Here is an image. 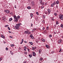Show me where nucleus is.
I'll list each match as a JSON object with an SVG mask.
<instances>
[{
    "instance_id": "1",
    "label": "nucleus",
    "mask_w": 63,
    "mask_h": 63,
    "mask_svg": "<svg viewBox=\"0 0 63 63\" xmlns=\"http://www.w3.org/2000/svg\"><path fill=\"white\" fill-rule=\"evenodd\" d=\"M14 21L15 22H17V21L18 20V19L16 17V15H14Z\"/></svg>"
},
{
    "instance_id": "2",
    "label": "nucleus",
    "mask_w": 63,
    "mask_h": 63,
    "mask_svg": "<svg viewBox=\"0 0 63 63\" xmlns=\"http://www.w3.org/2000/svg\"><path fill=\"white\" fill-rule=\"evenodd\" d=\"M20 26V25H18V24H17L16 25V26L15 27V29H18L19 28V27Z\"/></svg>"
},
{
    "instance_id": "3",
    "label": "nucleus",
    "mask_w": 63,
    "mask_h": 63,
    "mask_svg": "<svg viewBox=\"0 0 63 63\" xmlns=\"http://www.w3.org/2000/svg\"><path fill=\"white\" fill-rule=\"evenodd\" d=\"M59 18L62 20L63 19V15H59Z\"/></svg>"
},
{
    "instance_id": "4",
    "label": "nucleus",
    "mask_w": 63,
    "mask_h": 63,
    "mask_svg": "<svg viewBox=\"0 0 63 63\" xmlns=\"http://www.w3.org/2000/svg\"><path fill=\"white\" fill-rule=\"evenodd\" d=\"M4 12H6V13L7 14H8L10 13V11L9 10H5L4 11Z\"/></svg>"
},
{
    "instance_id": "5",
    "label": "nucleus",
    "mask_w": 63,
    "mask_h": 63,
    "mask_svg": "<svg viewBox=\"0 0 63 63\" xmlns=\"http://www.w3.org/2000/svg\"><path fill=\"white\" fill-rule=\"evenodd\" d=\"M48 11V15H49V13H50V9H48L47 10Z\"/></svg>"
},
{
    "instance_id": "6",
    "label": "nucleus",
    "mask_w": 63,
    "mask_h": 63,
    "mask_svg": "<svg viewBox=\"0 0 63 63\" xmlns=\"http://www.w3.org/2000/svg\"><path fill=\"white\" fill-rule=\"evenodd\" d=\"M32 55L33 56L36 55V53H35L34 52H32Z\"/></svg>"
},
{
    "instance_id": "7",
    "label": "nucleus",
    "mask_w": 63,
    "mask_h": 63,
    "mask_svg": "<svg viewBox=\"0 0 63 63\" xmlns=\"http://www.w3.org/2000/svg\"><path fill=\"white\" fill-rule=\"evenodd\" d=\"M59 1L58 0L57 1L56 3V4L57 5H58V4H59Z\"/></svg>"
},
{
    "instance_id": "8",
    "label": "nucleus",
    "mask_w": 63,
    "mask_h": 63,
    "mask_svg": "<svg viewBox=\"0 0 63 63\" xmlns=\"http://www.w3.org/2000/svg\"><path fill=\"white\" fill-rule=\"evenodd\" d=\"M30 37H31V38L32 39H34V37H33V36H32V34H31L30 35Z\"/></svg>"
},
{
    "instance_id": "9",
    "label": "nucleus",
    "mask_w": 63,
    "mask_h": 63,
    "mask_svg": "<svg viewBox=\"0 0 63 63\" xmlns=\"http://www.w3.org/2000/svg\"><path fill=\"white\" fill-rule=\"evenodd\" d=\"M32 6H35V3H34V1H32Z\"/></svg>"
},
{
    "instance_id": "10",
    "label": "nucleus",
    "mask_w": 63,
    "mask_h": 63,
    "mask_svg": "<svg viewBox=\"0 0 63 63\" xmlns=\"http://www.w3.org/2000/svg\"><path fill=\"white\" fill-rule=\"evenodd\" d=\"M61 42H62V41L61 40H59L58 41V43H60V44H61Z\"/></svg>"
},
{
    "instance_id": "11",
    "label": "nucleus",
    "mask_w": 63,
    "mask_h": 63,
    "mask_svg": "<svg viewBox=\"0 0 63 63\" xmlns=\"http://www.w3.org/2000/svg\"><path fill=\"white\" fill-rule=\"evenodd\" d=\"M1 37H2V38H3V39H5V37H4V35H1Z\"/></svg>"
},
{
    "instance_id": "12",
    "label": "nucleus",
    "mask_w": 63,
    "mask_h": 63,
    "mask_svg": "<svg viewBox=\"0 0 63 63\" xmlns=\"http://www.w3.org/2000/svg\"><path fill=\"white\" fill-rule=\"evenodd\" d=\"M29 31H25L24 33L25 34H27L28 33V32Z\"/></svg>"
},
{
    "instance_id": "13",
    "label": "nucleus",
    "mask_w": 63,
    "mask_h": 63,
    "mask_svg": "<svg viewBox=\"0 0 63 63\" xmlns=\"http://www.w3.org/2000/svg\"><path fill=\"white\" fill-rule=\"evenodd\" d=\"M46 47L47 48H49V46L48 45H46Z\"/></svg>"
},
{
    "instance_id": "14",
    "label": "nucleus",
    "mask_w": 63,
    "mask_h": 63,
    "mask_svg": "<svg viewBox=\"0 0 63 63\" xmlns=\"http://www.w3.org/2000/svg\"><path fill=\"white\" fill-rule=\"evenodd\" d=\"M2 20H3V21H4L6 20V18H5L2 19Z\"/></svg>"
},
{
    "instance_id": "15",
    "label": "nucleus",
    "mask_w": 63,
    "mask_h": 63,
    "mask_svg": "<svg viewBox=\"0 0 63 63\" xmlns=\"http://www.w3.org/2000/svg\"><path fill=\"white\" fill-rule=\"evenodd\" d=\"M42 41L43 42H45V39H44L43 38L42 39Z\"/></svg>"
},
{
    "instance_id": "16",
    "label": "nucleus",
    "mask_w": 63,
    "mask_h": 63,
    "mask_svg": "<svg viewBox=\"0 0 63 63\" xmlns=\"http://www.w3.org/2000/svg\"><path fill=\"white\" fill-rule=\"evenodd\" d=\"M39 53H41V51H42V50L41 49H40L39 51Z\"/></svg>"
},
{
    "instance_id": "17",
    "label": "nucleus",
    "mask_w": 63,
    "mask_h": 63,
    "mask_svg": "<svg viewBox=\"0 0 63 63\" xmlns=\"http://www.w3.org/2000/svg\"><path fill=\"white\" fill-rule=\"evenodd\" d=\"M12 20H13V19L12 18H10L9 19V21H12Z\"/></svg>"
},
{
    "instance_id": "18",
    "label": "nucleus",
    "mask_w": 63,
    "mask_h": 63,
    "mask_svg": "<svg viewBox=\"0 0 63 63\" xmlns=\"http://www.w3.org/2000/svg\"><path fill=\"white\" fill-rule=\"evenodd\" d=\"M36 47H32V50H35V49H36Z\"/></svg>"
},
{
    "instance_id": "19",
    "label": "nucleus",
    "mask_w": 63,
    "mask_h": 63,
    "mask_svg": "<svg viewBox=\"0 0 63 63\" xmlns=\"http://www.w3.org/2000/svg\"><path fill=\"white\" fill-rule=\"evenodd\" d=\"M29 43L31 45H33V43H32V42H30Z\"/></svg>"
},
{
    "instance_id": "20",
    "label": "nucleus",
    "mask_w": 63,
    "mask_h": 63,
    "mask_svg": "<svg viewBox=\"0 0 63 63\" xmlns=\"http://www.w3.org/2000/svg\"><path fill=\"white\" fill-rule=\"evenodd\" d=\"M11 47H14V44H11Z\"/></svg>"
},
{
    "instance_id": "21",
    "label": "nucleus",
    "mask_w": 63,
    "mask_h": 63,
    "mask_svg": "<svg viewBox=\"0 0 63 63\" xmlns=\"http://www.w3.org/2000/svg\"><path fill=\"white\" fill-rule=\"evenodd\" d=\"M40 4H42V0H40Z\"/></svg>"
},
{
    "instance_id": "22",
    "label": "nucleus",
    "mask_w": 63,
    "mask_h": 63,
    "mask_svg": "<svg viewBox=\"0 0 63 63\" xmlns=\"http://www.w3.org/2000/svg\"><path fill=\"white\" fill-rule=\"evenodd\" d=\"M31 17H33V14H32V13H31Z\"/></svg>"
},
{
    "instance_id": "23",
    "label": "nucleus",
    "mask_w": 63,
    "mask_h": 63,
    "mask_svg": "<svg viewBox=\"0 0 63 63\" xmlns=\"http://www.w3.org/2000/svg\"><path fill=\"white\" fill-rule=\"evenodd\" d=\"M61 27H62V28H63V24H61Z\"/></svg>"
},
{
    "instance_id": "24",
    "label": "nucleus",
    "mask_w": 63,
    "mask_h": 63,
    "mask_svg": "<svg viewBox=\"0 0 63 63\" xmlns=\"http://www.w3.org/2000/svg\"><path fill=\"white\" fill-rule=\"evenodd\" d=\"M17 18H18V19L20 18V16H17Z\"/></svg>"
},
{
    "instance_id": "25",
    "label": "nucleus",
    "mask_w": 63,
    "mask_h": 63,
    "mask_svg": "<svg viewBox=\"0 0 63 63\" xmlns=\"http://www.w3.org/2000/svg\"><path fill=\"white\" fill-rule=\"evenodd\" d=\"M27 8L28 9H30L31 8V7H30V6H29Z\"/></svg>"
},
{
    "instance_id": "26",
    "label": "nucleus",
    "mask_w": 63,
    "mask_h": 63,
    "mask_svg": "<svg viewBox=\"0 0 63 63\" xmlns=\"http://www.w3.org/2000/svg\"><path fill=\"white\" fill-rule=\"evenodd\" d=\"M54 15L55 16H57V14L56 13H54Z\"/></svg>"
},
{
    "instance_id": "27",
    "label": "nucleus",
    "mask_w": 63,
    "mask_h": 63,
    "mask_svg": "<svg viewBox=\"0 0 63 63\" xmlns=\"http://www.w3.org/2000/svg\"><path fill=\"white\" fill-rule=\"evenodd\" d=\"M53 5H55V1H54L53 3Z\"/></svg>"
},
{
    "instance_id": "28",
    "label": "nucleus",
    "mask_w": 63,
    "mask_h": 63,
    "mask_svg": "<svg viewBox=\"0 0 63 63\" xmlns=\"http://www.w3.org/2000/svg\"><path fill=\"white\" fill-rule=\"evenodd\" d=\"M54 5H53V3H52V4H51V7H53V6H54Z\"/></svg>"
},
{
    "instance_id": "29",
    "label": "nucleus",
    "mask_w": 63,
    "mask_h": 63,
    "mask_svg": "<svg viewBox=\"0 0 63 63\" xmlns=\"http://www.w3.org/2000/svg\"><path fill=\"white\" fill-rule=\"evenodd\" d=\"M36 14H37V15H39V13H38V12H36Z\"/></svg>"
},
{
    "instance_id": "30",
    "label": "nucleus",
    "mask_w": 63,
    "mask_h": 63,
    "mask_svg": "<svg viewBox=\"0 0 63 63\" xmlns=\"http://www.w3.org/2000/svg\"><path fill=\"white\" fill-rule=\"evenodd\" d=\"M29 56L30 57H32V55H29Z\"/></svg>"
},
{
    "instance_id": "31",
    "label": "nucleus",
    "mask_w": 63,
    "mask_h": 63,
    "mask_svg": "<svg viewBox=\"0 0 63 63\" xmlns=\"http://www.w3.org/2000/svg\"><path fill=\"white\" fill-rule=\"evenodd\" d=\"M8 30H10V28L9 27H8Z\"/></svg>"
},
{
    "instance_id": "32",
    "label": "nucleus",
    "mask_w": 63,
    "mask_h": 63,
    "mask_svg": "<svg viewBox=\"0 0 63 63\" xmlns=\"http://www.w3.org/2000/svg\"><path fill=\"white\" fill-rule=\"evenodd\" d=\"M44 12L45 14H47V11H45Z\"/></svg>"
},
{
    "instance_id": "33",
    "label": "nucleus",
    "mask_w": 63,
    "mask_h": 63,
    "mask_svg": "<svg viewBox=\"0 0 63 63\" xmlns=\"http://www.w3.org/2000/svg\"><path fill=\"white\" fill-rule=\"evenodd\" d=\"M36 30V28H34L33 29V31H35V30Z\"/></svg>"
},
{
    "instance_id": "34",
    "label": "nucleus",
    "mask_w": 63,
    "mask_h": 63,
    "mask_svg": "<svg viewBox=\"0 0 63 63\" xmlns=\"http://www.w3.org/2000/svg\"><path fill=\"white\" fill-rule=\"evenodd\" d=\"M61 50H62V49H61V48L60 49V51H59V52H60L61 51Z\"/></svg>"
},
{
    "instance_id": "35",
    "label": "nucleus",
    "mask_w": 63,
    "mask_h": 63,
    "mask_svg": "<svg viewBox=\"0 0 63 63\" xmlns=\"http://www.w3.org/2000/svg\"><path fill=\"white\" fill-rule=\"evenodd\" d=\"M10 52L11 53V54H12V55L13 54V53L12 52V51H10Z\"/></svg>"
},
{
    "instance_id": "36",
    "label": "nucleus",
    "mask_w": 63,
    "mask_h": 63,
    "mask_svg": "<svg viewBox=\"0 0 63 63\" xmlns=\"http://www.w3.org/2000/svg\"><path fill=\"white\" fill-rule=\"evenodd\" d=\"M24 48H25V49H27V47L25 46L24 47Z\"/></svg>"
},
{
    "instance_id": "37",
    "label": "nucleus",
    "mask_w": 63,
    "mask_h": 63,
    "mask_svg": "<svg viewBox=\"0 0 63 63\" xmlns=\"http://www.w3.org/2000/svg\"><path fill=\"white\" fill-rule=\"evenodd\" d=\"M27 50L28 51H29V49L28 48H27Z\"/></svg>"
},
{
    "instance_id": "38",
    "label": "nucleus",
    "mask_w": 63,
    "mask_h": 63,
    "mask_svg": "<svg viewBox=\"0 0 63 63\" xmlns=\"http://www.w3.org/2000/svg\"><path fill=\"white\" fill-rule=\"evenodd\" d=\"M42 5H44V2H42Z\"/></svg>"
},
{
    "instance_id": "39",
    "label": "nucleus",
    "mask_w": 63,
    "mask_h": 63,
    "mask_svg": "<svg viewBox=\"0 0 63 63\" xmlns=\"http://www.w3.org/2000/svg\"><path fill=\"white\" fill-rule=\"evenodd\" d=\"M14 7L15 8H16V5H15L14 6Z\"/></svg>"
},
{
    "instance_id": "40",
    "label": "nucleus",
    "mask_w": 63,
    "mask_h": 63,
    "mask_svg": "<svg viewBox=\"0 0 63 63\" xmlns=\"http://www.w3.org/2000/svg\"><path fill=\"white\" fill-rule=\"evenodd\" d=\"M42 22L44 23H45V20H43V21H42Z\"/></svg>"
},
{
    "instance_id": "41",
    "label": "nucleus",
    "mask_w": 63,
    "mask_h": 63,
    "mask_svg": "<svg viewBox=\"0 0 63 63\" xmlns=\"http://www.w3.org/2000/svg\"><path fill=\"white\" fill-rule=\"evenodd\" d=\"M51 36H52L51 35H50H50H49V37H51Z\"/></svg>"
},
{
    "instance_id": "42",
    "label": "nucleus",
    "mask_w": 63,
    "mask_h": 63,
    "mask_svg": "<svg viewBox=\"0 0 63 63\" xmlns=\"http://www.w3.org/2000/svg\"><path fill=\"white\" fill-rule=\"evenodd\" d=\"M43 59H42V58H40V61H41V60H42Z\"/></svg>"
},
{
    "instance_id": "43",
    "label": "nucleus",
    "mask_w": 63,
    "mask_h": 63,
    "mask_svg": "<svg viewBox=\"0 0 63 63\" xmlns=\"http://www.w3.org/2000/svg\"><path fill=\"white\" fill-rule=\"evenodd\" d=\"M56 24H58V23L57 22L56 23Z\"/></svg>"
},
{
    "instance_id": "44",
    "label": "nucleus",
    "mask_w": 63,
    "mask_h": 63,
    "mask_svg": "<svg viewBox=\"0 0 63 63\" xmlns=\"http://www.w3.org/2000/svg\"><path fill=\"white\" fill-rule=\"evenodd\" d=\"M7 26H8V25H5V27H7Z\"/></svg>"
},
{
    "instance_id": "45",
    "label": "nucleus",
    "mask_w": 63,
    "mask_h": 63,
    "mask_svg": "<svg viewBox=\"0 0 63 63\" xmlns=\"http://www.w3.org/2000/svg\"><path fill=\"white\" fill-rule=\"evenodd\" d=\"M45 27H44L43 28V30H45Z\"/></svg>"
},
{
    "instance_id": "46",
    "label": "nucleus",
    "mask_w": 63,
    "mask_h": 63,
    "mask_svg": "<svg viewBox=\"0 0 63 63\" xmlns=\"http://www.w3.org/2000/svg\"><path fill=\"white\" fill-rule=\"evenodd\" d=\"M9 37H10V38H12L13 37L12 36H10Z\"/></svg>"
},
{
    "instance_id": "47",
    "label": "nucleus",
    "mask_w": 63,
    "mask_h": 63,
    "mask_svg": "<svg viewBox=\"0 0 63 63\" xmlns=\"http://www.w3.org/2000/svg\"><path fill=\"white\" fill-rule=\"evenodd\" d=\"M23 41H24L23 39H22V42H23Z\"/></svg>"
},
{
    "instance_id": "48",
    "label": "nucleus",
    "mask_w": 63,
    "mask_h": 63,
    "mask_svg": "<svg viewBox=\"0 0 63 63\" xmlns=\"http://www.w3.org/2000/svg\"><path fill=\"white\" fill-rule=\"evenodd\" d=\"M31 34V32H29L28 33V34Z\"/></svg>"
},
{
    "instance_id": "49",
    "label": "nucleus",
    "mask_w": 63,
    "mask_h": 63,
    "mask_svg": "<svg viewBox=\"0 0 63 63\" xmlns=\"http://www.w3.org/2000/svg\"><path fill=\"white\" fill-rule=\"evenodd\" d=\"M52 19L53 21L54 20V19H53V18H52Z\"/></svg>"
},
{
    "instance_id": "50",
    "label": "nucleus",
    "mask_w": 63,
    "mask_h": 63,
    "mask_svg": "<svg viewBox=\"0 0 63 63\" xmlns=\"http://www.w3.org/2000/svg\"><path fill=\"white\" fill-rule=\"evenodd\" d=\"M8 48L6 47V50H8Z\"/></svg>"
},
{
    "instance_id": "51",
    "label": "nucleus",
    "mask_w": 63,
    "mask_h": 63,
    "mask_svg": "<svg viewBox=\"0 0 63 63\" xmlns=\"http://www.w3.org/2000/svg\"><path fill=\"white\" fill-rule=\"evenodd\" d=\"M47 30H48V27H47Z\"/></svg>"
},
{
    "instance_id": "52",
    "label": "nucleus",
    "mask_w": 63,
    "mask_h": 63,
    "mask_svg": "<svg viewBox=\"0 0 63 63\" xmlns=\"http://www.w3.org/2000/svg\"><path fill=\"white\" fill-rule=\"evenodd\" d=\"M23 42H21L20 43V44H22V43H23Z\"/></svg>"
},
{
    "instance_id": "53",
    "label": "nucleus",
    "mask_w": 63,
    "mask_h": 63,
    "mask_svg": "<svg viewBox=\"0 0 63 63\" xmlns=\"http://www.w3.org/2000/svg\"><path fill=\"white\" fill-rule=\"evenodd\" d=\"M26 53H27L26 52H25L24 53V54H26Z\"/></svg>"
},
{
    "instance_id": "54",
    "label": "nucleus",
    "mask_w": 63,
    "mask_h": 63,
    "mask_svg": "<svg viewBox=\"0 0 63 63\" xmlns=\"http://www.w3.org/2000/svg\"><path fill=\"white\" fill-rule=\"evenodd\" d=\"M41 9H43L44 8V7L43 6H42L41 7Z\"/></svg>"
},
{
    "instance_id": "55",
    "label": "nucleus",
    "mask_w": 63,
    "mask_h": 63,
    "mask_svg": "<svg viewBox=\"0 0 63 63\" xmlns=\"http://www.w3.org/2000/svg\"><path fill=\"white\" fill-rule=\"evenodd\" d=\"M54 34H56V32H54Z\"/></svg>"
},
{
    "instance_id": "56",
    "label": "nucleus",
    "mask_w": 63,
    "mask_h": 63,
    "mask_svg": "<svg viewBox=\"0 0 63 63\" xmlns=\"http://www.w3.org/2000/svg\"><path fill=\"white\" fill-rule=\"evenodd\" d=\"M1 60H2V58H1L0 59V61H1Z\"/></svg>"
},
{
    "instance_id": "57",
    "label": "nucleus",
    "mask_w": 63,
    "mask_h": 63,
    "mask_svg": "<svg viewBox=\"0 0 63 63\" xmlns=\"http://www.w3.org/2000/svg\"><path fill=\"white\" fill-rule=\"evenodd\" d=\"M43 17L44 18H45V16L44 15H43Z\"/></svg>"
},
{
    "instance_id": "58",
    "label": "nucleus",
    "mask_w": 63,
    "mask_h": 63,
    "mask_svg": "<svg viewBox=\"0 0 63 63\" xmlns=\"http://www.w3.org/2000/svg\"><path fill=\"white\" fill-rule=\"evenodd\" d=\"M26 63V61H24L23 62V63Z\"/></svg>"
},
{
    "instance_id": "59",
    "label": "nucleus",
    "mask_w": 63,
    "mask_h": 63,
    "mask_svg": "<svg viewBox=\"0 0 63 63\" xmlns=\"http://www.w3.org/2000/svg\"><path fill=\"white\" fill-rule=\"evenodd\" d=\"M36 43H38V41H36Z\"/></svg>"
},
{
    "instance_id": "60",
    "label": "nucleus",
    "mask_w": 63,
    "mask_h": 63,
    "mask_svg": "<svg viewBox=\"0 0 63 63\" xmlns=\"http://www.w3.org/2000/svg\"><path fill=\"white\" fill-rule=\"evenodd\" d=\"M43 34H46V33L45 32H43Z\"/></svg>"
},
{
    "instance_id": "61",
    "label": "nucleus",
    "mask_w": 63,
    "mask_h": 63,
    "mask_svg": "<svg viewBox=\"0 0 63 63\" xmlns=\"http://www.w3.org/2000/svg\"><path fill=\"white\" fill-rule=\"evenodd\" d=\"M31 24L32 25H31V26H32V25H33V24Z\"/></svg>"
},
{
    "instance_id": "62",
    "label": "nucleus",
    "mask_w": 63,
    "mask_h": 63,
    "mask_svg": "<svg viewBox=\"0 0 63 63\" xmlns=\"http://www.w3.org/2000/svg\"><path fill=\"white\" fill-rule=\"evenodd\" d=\"M56 8H58V6L57 5V6H56Z\"/></svg>"
},
{
    "instance_id": "63",
    "label": "nucleus",
    "mask_w": 63,
    "mask_h": 63,
    "mask_svg": "<svg viewBox=\"0 0 63 63\" xmlns=\"http://www.w3.org/2000/svg\"><path fill=\"white\" fill-rule=\"evenodd\" d=\"M52 53H54V52H53V51H52Z\"/></svg>"
},
{
    "instance_id": "64",
    "label": "nucleus",
    "mask_w": 63,
    "mask_h": 63,
    "mask_svg": "<svg viewBox=\"0 0 63 63\" xmlns=\"http://www.w3.org/2000/svg\"><path fill=\"white\" fill-rule=\"evenodd\" d=\"M24 50H25H25H26V49H24Z\"/></svg>"
}]
</instances>
